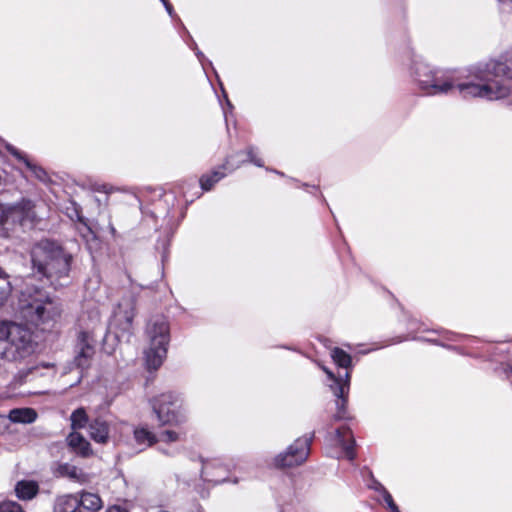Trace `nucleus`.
<instances>
[{
	"instance_id": "nucleus-1",
	"label": "nucleus",
	"mask_w": 512,
	"mask_h": 512,
	"mask_svg": "<svg viewBox=\"0 0 512 512\" xmlns=\"http://www.w3.org/2000/svg\"><path fill=\"white\" fill-rule=\"evenodd\" d=\"M62 312V305L57 299L40 288L23 293L19 300L21 318L42 332L53 331L60 322Z\"/></svg>"
},
{
	"instance_id": "nucleus-2",
	"label": "nucleus",
	"mask_w": 512,
	"mask_h": 512,
	"mask_svg": "<svg viewBox=\"0 0 512 512\" xmlns=\"http://www.w3.org/2000/svg\"><path fill=\"white\" fill-rule=\"evenodd\" d=\"M62 312V305L57 299L40 288L23 293L19 300L21 318L42 332L53 331L60 322Z\"/></svg>"
},
{
	"instance_id": "nucleus-3",
	"label": "nucleus",
	"mask_w": 512,
	"mask_h": 512,
	"mask_svg": "<svg viewBox=\"0 0 512 512\" xmlns=\"http://www.w3.org/2000/svg\"><path fill=\"white\" fill-rule=\"evenodd\" d=\"M38 347L34 332L26 325L0 320V358L21 363L31 357Z\"/></svg>"
},
{
	"instance_id": "nucleus-4",
	"label": "nucleus",
	"mask_w": 512,
	"mask_h": 512,
	"mask_svg": "<svg viewBox=\"0 0 512 512\" xmlns=\"http://www.w3.org/2000/svg\"><path fill=\"white\" fill-rule=\"evenodd\" d=\"M72 261V254L54 240L41 239L31 249L33 269L48 279L67 277L71 271Z\"/></svg>"
},
{
	"instance_id": "nucleus-5",
	"label": "nucleus",
	"mask_w": 512,
	"mask_h": 512,
	"mask_svg": "<svg viewBox=\"0 0 512 512\" xmlns=\"http://www.w3.org/2000/svg\"><path fill=\"white\" fill-rule=\"evenodd\" d=\"M479 63L473 66L465 77H454V87L458 89L463 98H486L488 100L503 99L511 94V87L495 82V78H504L503 76H492L487 80H481L476 75V69L486 65Z\"/></svg>"
},
{
	"instance_id": "nucleus-6",
	"label": "nucleus",
	"mask_w": 512,
	"mask_h": 512,
	"mask_svg": "<svg viewBox=\"0 0 512 512\" xmlns=\"http://www.w3.org/2000/svg\"><path fill=\"white\" fill-rule=\"evenodd\" d=\"M146 333L150 341L145 351V364L148 371L158 370L167 357L170 342V325L163 316H156L149 320Z\"/></svg>"
},
{
	"instance_id": "nucleus-7",
	"label": "nucleus",
	"mask_w": 512,
	"mask_h": 512,
	"mask_svg": "<svg viewBox=\"0 0 512 512\" xmlns=\"http://www.w3.org/2000/svg\"><path fill=\"white\" fill-rule=\"evenodd\" d=\"M159 426H179L186 418L182 412V399L174 392H164L150 400Z\"/></svg>"
},
{
	"instance_id": "nucleus-8",
	"label": "nucleus",
	"mask_w": 512,
	"mask_h": 512,
	"mask_svg": "<svg viewBox=\"0 0 512 512\" xmlns=\"http://www.w3.org/2000/svg\"><path fill=\"white\" fill-rule=\"evenodd\" d=\"M414 74L421 89L428 94L448 93L454 88V76L451 72L434 70L428 64L417 63Z\"/></svg>"
},
{
	"instance_id": "nucleus-9",
	"label": "nucleus",
	"mask_w": 512,
	"mask_h": 512,
	"mask_svg": "<svg viewBox=\"0 0 512 512\" xmlns=\"http://www.w3.org/2000/svg\"><path fill=\"white\" fill-rule=\"evenodd\" d=\"M103 507L101 497L89 491H79L59 498L54 512H99Z\"/></svg>"
},
{
	"instance_id": "nucleus-10",
	"label": "nucleus",
	"mask_w": 512,
	"mask_h": 512,
	"mask_svg": "<svg viewBox=\"0 0 512 512\" xmlns=\"http://www.w3.org/2000/svg\"><path fill=\"white\" fill-rule=\"evenodd\" d=\"M324 371L327 374L328 378L333 381V384L330 385V389L333 392L334 396L336 397V412L333 414V420H352L353 416L351 415L348 409L351 380L350 373L345 372L344 377H337L332 371L328 370L327 368H324Z\"/></svg>"
},
{
	"instance_id": "nucleus-11",
	"label": "nucleus",
	"mask_w": 512,
	"mask_h": 512,
	"mask_svg": "<svg viewBox=\"0 0 512 512\" xmlns=\"http://www.w3.org/2000/svg\"><path fill=\"white\" fill-rule=\"evenodd\" d=\"M96 340L94 333L88 330L78 332L75 343L74 363L80 369H87L96 352Z\"/></svg>"
},
{
	"instance_id": "nucleus-12",
	"label": "nucleus",
	"mask_w": 512,
	"mask_h": 512,
	"mask_svg": "<svg viewBox=\"0 0 512 512\" xmlns=\"http://www.w3.org/2000/svg\"><path fill=\"white\" fill-rule=\"evenodd\" d=\"M476 75L481 80H487L492 76H503L504 79L512 81V54L490 59L486 65L476 69Z\"/></svg>"
},
{
	"instance_id": "nucleus-13",
	"label": "nucleus",
	"mask_w": 512,
	"mask_h": 512,
	"mask_svg": "<svg viewBox=\"0 0 512 512\" xmlns=\"http://www.w3.org/2000/svg\"><path fill=\"white\" fill-rule=\"evenodd\" d=\"M74 214V216L69 215V217L72 220L75 219L77 221L78 225L76 226V229L81 238L85 241L88 249L92 250L100 248L101 240L98 235V230L82 215L79 207L74 208Z\"/></svg>"
},
{
	"instance_id": "nucleus-14",
	"label": "nucleus",
	"mask_w": 512,
	"mask_h": 512,
	"mask_svg": "<svg viewBox=\"0 0 512 512\" xmlns=\"http://www.w3.org/2000/svg\"><path fill=\"white\" fill-rule=\"evenodd\" d=\"M314 432L297 438L290 444V467L302 465L310 455Z\"/></svg>"
},
{
	"instance_id": "nucleus-15",
	"label": "nucleus",
	"mask_w": 512,
	"mask_h": 512,
	"mask_svg": "<svg viewBox=\"0 0 512 512\" xmlns=\"http://www.w3.org/2000/svg\"><path fill=\"white\" fill-rule=\"evenodd\" d=\"M7 151L19 162H22L26 168L32 172L37 180L45 184L50 182V177L47 171L42 166L33 163L24 152L11 145L7 147Z\"/></svg>"
},
{
	"instance_id": "nucleus-16",
	"label": "nucleus",
	"mask_w": 512,
	"mask_h": 512,
	"mask_svg": "<svg viewBox=\"0 0 512 512\" xmlns=\"http://www.w3.org/2000/svg\"><path fill=\"white\" fill-rule=\"evenodd\" d=\"M34 208L35 204L32 200L22 198L18 202L7 206L3 213L7 218L17 217L22 222L34 216Z\"/></svg>"
},
{
	"instance_id": "nucleus-17",
	"label": "nucleus",
	"mask_w": 512,
	"mask_h": 512,
	"mask_svg": "<svg viewBox=\"0 0 512 512\" xmlns=\"http://www.w3.org/2000/svg\"><path fill=\"white\" fill-rule=\"evenodd\" d=\"M336 439L342 447L345 457L354 461L357 457L356 441L350 427L343 425L336 429Z\"/></svg>"
},
{
	"instance_id": "nucleus-18",
	"label": "nucleus",
	"mask_w": 512,
	"mask_h": 512,
	"mask_svg": "<svg viewBox=\"0 0 512 512\" xmlns=\"http://www.w3.org/2000/svg\"><path fill=\"white\" fill-rule=\"evenodd\" d=\"M234 155L229 156L225 159V162L219 166L216 169H213L209 173H204L201 175L199 179L200 187L203 191H210L213 189L215 184H217L221 179H223L226 176L225 171L231 167V169H234V167L230 164V159L233 158Z\"/></svg>"
},
{
	"instance_id": "nucleus-19",
	"label": "nucleus",
	"mask_w": 512,
	"mask_h": 512,
	"mask_svg": "<svg viewBox=\"0 0 512 512\" xmlns=\"http://www.w3.org/2000/svg\"><path fill=\"white\" fill-rule=\"evenodd\" d=\"M66 442L69 448L81 457L87 458L92 455L90 443L79 432L72 431L69 433Z\"/></svg>"
},
{
	"instance_id": "nucleus-20",
	"label": "nucleus",
	"mask_w": 512,
	"mask_h": 512,
	"mask_svg": "<svg viewBox=\"0 0 512 512\" xmlns=\"http://www.w3.org/2000/svg\"><path fill=\"white\" fill-rule=\"evenodd\" d=\"M39 484L34 480H20L16 483L14 491L19 500L29 501L39 493Z\"/></svg>"
},
{
	"instance_id": "nucleus-21",
	"label": "nucleus",
	"mask_w": 512,
	"mask_h": 512,
	"mask_svg": "<svg viewBox=\"0 0 512 512\" xmlns=\"http://www.w3.org/2000/svg\"><path fill=\"white\" fill-rule=\"evenodd\" d=\"M109 432V424L101 418H96L89 423V435L97 443L105 444L109 439Z\"/></svg>"
},
{
	"instance_id": "nucleus-22",
	"label": "nucleus",
	"mask_w": 512,
	"mask_h": 512,
	"mask_svg": "<svg viewBox=\"0 0 512 512\" xmlns=\"http://www.w3.org/2000/svg\"><path fill=\"white\" fill-rule=\"evenodd\" d=\"M54 474L56 477L68 478L80 483L86 481L85 473L80 468L70 463H58Z\"/></svg>"
},
{
	"instance_id": "nucleus-23",
	"label": "nucleus",
	"mask_w": 512,
	"mask_h": 512,
	"mask_svg": "<svg viewBox=\"0 0 512 512\" xmlns=\"http://www.w3.org/2000/svg\"><path fill=\"white\" fill-rule=\"evenodd\" d=\"M133 437L137 445L149 448L159 442L158 436L147 425H139L133 431Z\"/></svg>"
},
{
	"instance_id": "nucleus-24",
	"label": "nucleus",
	"mask_w": 512,
	"mask_h": 512,
	"mask_svg": "<svg viewBox=\"0 0 512 512\" xmlns=\"http://www.w3.org/2000/svg\"><path fill=\"white\" fill-rule=\"evenodd\" d=\"M37 416L33 408H15L9 412V419L14 423L30 424L37 419Z\"/></svg>"
},
{
	"instance_id": "nucleus-25",
	"label": "nucleus",
	"mask_w": 512,
	"mask_h": 512,
	"mask_svg": "<svg viewBox=\"0 0 512 512\" xmlns=\"http://www.w3.org/2000/svg\"><path fill=\"white\" fill-rule=\"evenodd\" d=\"M331 357L338 367L346 369V372L351 374L349 369L352 367V357L349 353L340 347H334L331 350Z\"/></svg>"
},
{
	"instance_id": "nucleus-26",
	"label": "nucleus",
	"mask_w": 512,
	"mask_h": 512,
	"mask_svg": "<svg viewBox=\"0 0 512 512\" xmlns=\"http://www.w3.org/2000/svg\"><path fill=\"white\" fill-rule=\"evenodd\" d=\"M135 317V311L133 308L125 310L122 315L117 316V327L128 335L132 334L133 320Z\"/></svg>"
},
{
	"instance_id": "nucleus-27",
	"label": "nucleus",
	"mask_w": 512,
	"mask_h": 512,
	"mask_svg": "<svg viewBox=\"0 0 512 512\" xmlns=\"http://www.w3.org/2000/svg\"><path fill=\"white\" fill-rule=\"evenodd\" d=\"M71 420V428L73 431L77 429H82L88 423V415L84 408H77L74 410L70 417Z\"/></svg>"
},
{
	"instance_id": "nucleus-28",
	"label": "nucleus",
	"mask_w": 512,
	"mask_h": 512,
	"mask_svg": "<svg viewBox=\"0 0 512 512\" xmlns=\"http://www.w3.org/2000/svg\"><path fill=\"white\" fill-rule=\"evenodd\" d=\"M12 285L8 274L0 267V305H2L10 296Z\"/></svg>"
},
{
	"instance_id": "nucleus-29",
	"label": "nucleus",
	"mask_w": 512,
	"mask_h": 512,
	"mask_svg": "<svg viewBox=\"0 0 512 512\" xmlns=\"http://www.w3.org/2000/svg\"><path fill=\"white\" fill-rule=\"evenodd\" d=\"M241 155H245L246 158L245 159H242L241 160V163H244V162H251L253 163L254 165L258 166V167H262L264 165V162L262 160V158H260L254 147L250 146L248 147L245 151H238L235 153V156H241Z\"/></svg>"
},
{
	"instance_id": "nucleus-30",
	"label": "nucleus",
	"mask_w": 512,
	"mask_h": 512,
	"mask_svg": "<svg viewBox=\"0 0 512 512\" xmlns=\"http://www.w3.org/2000/svg\"><path fill=\"white\" fill-rule=\"evenodd\" d=\"M269 466L277 470H284L288 466V451H284L276 455Z\"/></svg>"
},
{
	"instance_id": "nucleus-31",
	"label": "nucleus",
	"mask_w": 512,
	"mask_h": 512,
	"mask_svg": "<svg viewBox=\"0 0 512 512\" xmlns=\"http://www.w3.org/2000/svg\"><path fill=\"white\" fill-rule=\"evenodd\" d=\"M0 512H25L23 507L15 501H4L0 503Z\"/></svg>"
},
{
	"instance_id": "nucleus-32",
	"label": "nucleus",
	"mask_w": 512,
	"mask_h": 512,
	"mask_svg": "<svg viewBox=\"0 0 512 512\" xmlns=\"http://www.w3.org/2000/svg\"><path fill=\"white\" fill-rule=\"evenodd\" d=\"M159 441L165 442L167 444L177 442L180 439L179 433L173 430H164L160 433L158 437Z\"/></svg>"
},
{
	"instance_id": "nucleus-33",
	"label": "nucleus",
	"mask_w": 512,
	"mask_h": 512,
	"mask_svg": "<svg viewBox=\"0 0 512 512\" xmlns=\"http://www.w3.org/2000/svg\"><path fill=\"white\" fill-rule=\"evenodd\" d=\"M382 497H383L384 503L387 505L390 512H400L397 504L395 503L392 495L390 494V492L388 490H386V489L383 490Z\"/></svg>"
},
{
	"instance_id": "nucleus-34",
	"label": "nucleus",
	"mask_w": 512,
	"mask_h": 512,
	"mask_svg": "<svg viewBox=\"0 0 512 512\" xmlns=\"http://www.w3.org/2000/svg\"><path fill=\"white\" fill-rule=\"evenodd\" d=\"M105 512H129L127 508L120 505H113L106 509Z\"/></svg>"
},
{
	"instance_id": "nucleus-35",
	"label": "nucleus",
	"mask_w": 512,
	"mask_h": 512,
	"mask_svg": "<svg viewBox=\"0 0 512 512\" xmlns=\"http://www.w3.org/2000/svg\"><path fill=\"white\" fill-rule=\"evenodd\" d=\"M36 368L35 367H32V368H29L27 370H23V371H20L18 373V377L21 379V381L23 380V378H25L26 376H28V374H30L33 370H35Z\"/></svg>"
},
{
	"instance_id": "nucleus-36",
	"label": "nucleus",
	"mask_w": 512,
	"mask_h": 512,
	"mask_svg": "<svg viewBox=\"0 0 512 512\" xmlns=\"http://www.w3.org/2000/svg\"><path fill=\"white\" fill-rule=\"evenodd\" d=\"M96 191L98 192H103V193H110L111 191V187H109L108 185L106 184H102V185H99L97 188H96Z\"/></svg>"
},
{
	"instance_id": "nucleus-37",
	"label": "nucleus",
	"mask_w": 512,
	"mask_h": 512,
	"mask_svg": "<svg viewBox=\"0 0 512 512\" xmlns=\"http://www.w3.org/2000/svg\"><path fill=\"white\" fill-rule=\"evenodd\" d=\"M164 6L167 9V11L169 12V14H171L172 10H173L172 4L170 2H168Z\"/></svg>"
},
{
	"instance_id": "nucleus-38",
	"label": "nucleus",
	"mask_w": 512,
	"mask_h": 512,
	"mask_svg": "<svg viewBox=\"0 0 512 512\" xmlns=\"http://www.w3.org/2000/svg\"><path fill=\"white\" fill-rule=\"evenodd\" d=\"M110 229H111L112 234H113V235H115L116 230H115V228L113 227V225H110Z\"/></svg>"
},
{
	"instance_id": "nucleus-39",
	"label": "nucleus",
	"mask_w": 512,
	"mask_h": 512,
	"mask_svg": "<svg viewBox=\"0 0 512 512\" xmlns=\"http://www.w3.org/2000/svg\"><path fill=\"white\" fill-rule=\"evenodd\" d=\"M204 469L208 472V470L210 469V466L206 465Z\"/></svg>"
},
{
	"instance_id": "nucleus-40",
	"label": "nucleus",
	"mask_w": 512,
	"mask_h": 512,
	"mask_svg": "<svg viewBox=\"0 0 512 512\" xmlns=\"http://www.w3.org/2000/svg\"><path fill=\"white\" fill-rule=\"evenodd\" d=\"M161 1H162V3H163L164 5H165L166 3H168V2H169V0H161Z\"/></svg>"
},
{
	"instance_id": "nucleus-41",
	"label": "nucleus",
	"mask_w": 512,
	"mask_h": 512,
	"mask_svg": "<svg viewBox=\"0 0 512 512\" xmlns=\"http://www.w3.org/2000/svg\"><path fill=\"white\" fill-rule=\"evenodd\" d=\"M511 373H512V368H511Z\"/></svg>"
}]
</instances>
